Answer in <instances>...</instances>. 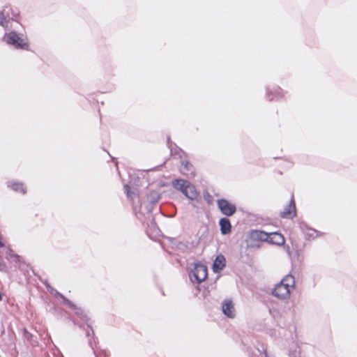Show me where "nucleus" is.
Wrapping results in <instances>:
<instances>
[{"label":"nucleus","instance_id":"nucleus-1","mask_svg":"<svg viewBox=\"0 0 357 357\" xmlns=\"http://www.w3.org/2000/svg\"><path fill=\"white\" fill-rule=\"evenodd\" d=\"M294 286V277L291 275H287L283 278L281 282L275 287L272 294L274 296L280 299L288 298Z\"/></svg>","mask_w":357,"mask_h":357},{"label":"nucleus","instance_id":"nucleus-2","mask_svg":"<svg viewBox=\"0 0 357 357\" xmlns=\"http://www.w3.org/2000/svg\"><path fill=\"white\" fill-rule=\"evenodd\" d=\"M174 189L181 191L185 197L194 200L196 199L199 193L195 187L188 181L185 179H175L172 182Z\"/></svg>","mask_w":357,"mask_h":357},{"label":"nucleus","instance_id":"nucleus-3","mask_svg":"<svg viewBox=\"0 0 357 357\" xmlns=\"http://www.w3.org/2000/svg\"><path fill=\"white\" fill-rule=\"evenodd\" d=\"M4 41L9 45L15 46L16 48L27 50L29 44L24 39L21 38L15 31L7 33L3 37Z\"/></svg>","mask_w":357,"mask_h":357},{"label":"nucleus","instance_id":"nucleus-4","mask_svg":"<svg viewBox=\"0 0 357 357\" xmlns=\"http://www.w3.org/2000/svg\"><path fill=\"white\" fill-rule=\"evenodd\" d=\"M218 206L220 211L227 216L232 215L236 211V208L234 204L224 199H221L218 201Z\"/></svg>","mask_w":357,"mask_h":357},{"label":"nucleus","instance_id":"nucleus-5","mask_svg":"<svg viewBox=\"0 0 357 357\" xmlns=\"http://www.w3.org/2000/svg\"><path fill=\"white\" fill-rule=\"evenodd\" d=\"M192 272L195 280L199 283L205 280L208 275L206 266L202 264H196Z\"/></svg>","mask_w":357,"mask_h":357},{"label":"nucleus","instance_id":"nucleus-6","mask_svg":"<svg viewBox=\"0 0 357 357\" xmlns=\"http://www.w3.org/2000/svg\"><path fill=\"white\" fill-rule=\"evenodd\" d=\"M268 233L260 230H252L249 233V241L253 243L266 241L268 239Z\"/></svg>","mask_w":357,"mask_h":357},{"label":"nucleus","instance_id":"nucleus-7","mask_svg":"<svg viewBox=\"0 0 357 357\" xmlns=\"http://www.w3.org/2000/svg\"><path fill=\"white\" fill-rule=\"evenodd\" d=\"M296 215V204L294 198L292 197L289 204L284 208L280 213V216L282 218H292Z\"/></svg>","mask_w":357,"mask_h":357},{"label":"nucleus","instance_id":"nucleus-8","mask_svg":"<svg viewBox=\"0 0 357 357\" xmlns=\"http://www.w3.org/2000/svg\"><path fill=\"white\" fill-rule=\"evenodd\" d=\"M222 310L225 315L227 317L231 319L235 317V307L231 300H225L222 303Z\"/></svg>","mask_w":357,"mask_h":357},{"label":"nucleus","instance_id":"nucleus-9","mask_svg":"<svg viewBox=\"0 0 357 357\" xmlns=\"http://www.w3.org/2000/svg\"><path fill=\"white\" fill-rule=\"evenodd\" d=\"M268 239H266V242H268L269 243H271L273 245H282L285 242L284 237L280 233H278V232L268 233Z\"/></svg>","mask_w":357,"mask_h":357},{"label":"nucleus","instance_id":"nucleus-10","mask_svg":"<svg viewBox=\"0 0 357 357\" xmlns=\"http://www.w3.org/2000/svg\"><path fill=\"white\" fill-rule=\"evenodd\" d=\"M225 266V257L222 255L217 256L213 262V271L219 272L220 271L222 270Z\"/></svg>","mask_w":357,"mask_h":357},{"label":"nucleus","instance_id":"nucleus-11","mask_svg":"<svg viewBox=\"0 0 357 357\" xmlns=\"http://www.w3.org/2000/svg\"><path fill=\"white\" fill-rule=\"evenodd\" d=\"M220 231L222 234L231 232V225L229 219L223 218L220 220Z\"/></svg>","mask_w":357,"mask_h":357},{"label":"nucleus","instance_id":"nucleus-12","mask_svg":"<svg viewBox=\"0 0 357 357\" xmlns=\"http://www.w3.org/2000/svg\"><path fill=\"white\" fill-rule=\"evenodd\" d=\"M8 187L11 188L13 190L17 192L22 193L23 195L26 192V188L23 183L10 182L8 184Z\"/></svg>","mask_w":357,"mask_h":357},{"label":"nucleus","instance_id":"nucleus-13","mask_svg":"<svg viewBox=\"0 0 357 357\" xmlns=\"http://www.w3.org/2000/svg\"><path fill=\"white\" fill-rule=\"evenodd\" d=\"M182 166L183 167V174L187 176H195V171L193 165L188 161H183Z\"/></svg>","mask_w":357,"mask_h":357},{"label":"nucleus","instance_id":"nucleus-14","mask_svg":"<svg viewBox=\"0 0 357 357\" xmlns=\"http://www.w3.org/2000/svg\"><path fill=\"white\" fill-rule=\"evenodd\" d=\"M305 235L309 238H317L319 236V232L313 229H307L305 231Z\"/></svg>","mask_w":357,"mask_h":357},{"label":"nucleus","instance_id":"nucleus-15","mask_svg":"<svg viewBox=\"0 0 357 357\" xmlns=\"http://www.w3.org/2000/svg\"><path fill=\"white\" fill-rule=\"evenodd\" d=\"M0 26L7 28L8 26V20L2 13H0Z\"/></svg>","mask_w":357,"mask_h":357},{"label":"nucleus","instance_id":"nucleus-16","mask_svg":"<svg viewBox=\"0 0 357 357\" xmlns=\"http://www.w3.org/2000/svg\"><path fill=\"white\" fill-rule=\"evenodd\" d=\"M56 297H60L66 303H69L70 301L66 298L61 294L56 291L55 294H54Z\"/></svg>","mask_w":357,"mask_h":357},{"label":"nucleus","instance_id":"nucleus-17","mask_svg":"<svg viewBox=\"0 0 357 357\" xmlns=\"http://www.w3.org/2000/svg\"><path fill=\"white\" fill-rule=\"evenodd\" d=\"M3 299V294L0 292V301Z\"/></svg>","mask_w":357,"mask_h":357},{"label":"nucleus","instance_id":"nucleus-18","mask_svg":"<svg viewBox=\"0 0 357 357\" xmlns=\"http://www.w3.org/2000/svg\"><path fill=\"white\" fill-rule=\"evenodd\" d=\"M19 15V12H17L15 16L17 17Z\"/></svg>","mask_w":357,"mask_h":357}]
</instances>
